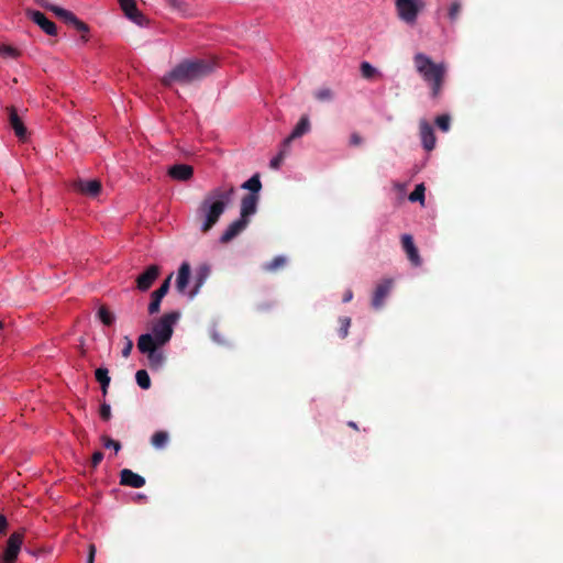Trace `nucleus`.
<instances>
[{
	"label": "nucleus",
	"mask_w": 563,
	"mask_h": 563,
	"mask_svg": "<svg viewBox=\"0 0 563 563\" xmlns=\"http://www.w3.org/2000/svg\"><path fill=\"white\" fill-rule=\"evenodd\" d=\"M9 522L5 516L0 515V537L7 533Z\"/></svg>",
	"instance_id": "45"
},
{
	"label": "nucleus",
	"mask_w": 563,
	"mask_h": 563,
	"mask_svg": "<svg viewBox=\"0 0 563 563\" xmlns=\"http://www.w3.org/2000/svg\"><path fill=\"white\" fill-rule=\"evenodd\" d=\"M103 459V453L101 451H97L92 454L91 457V466L95 468L97 467Z\"/></svg>",
	"instance_id": "44"
},
{
	"label": "nucleus",
	"mask_w": 563,
	"mask_h": 563,
	"mask_svg": "<svg viewBox=\"0 0 563 563\" xmlns=\"http://www.w3.org/2000/svg\"><path fill=\"white\" fill-rule=\"evenodd\" d=\"M179 316V312L172 311L165 313L154 323L152 336L155 344L165 345L170 340L174 332L173 327L177 322Z\"/></svg>",
	"instance_id": "5"
},
{
	"label": "nucleus",
	"mask_w": 563,
	"mask_h": 563,
	"mask_svg": "<svg viewBox=\"0 0 563 563\" xmlns=\"http://www.w3.org/2000/svg\"><path fill=\"white\" fill-rule=\"evenodd\" d=\"M95 554H96V547L93 544H90L87 563H93Z\"/></svg>",
	"instance_id": "46"
},
{
	"label": "nucleus",
	"mask_w": 563,
	"mask_h": 563,
	"mask_svg": "<svg viewBox=\"0 0 563 563\" xmlns=\"http://www.w3.org/2000/svg\"><path fill=\"white\" fill-rule=\"evenodd\" d=\"M168 7L181 16H190L191 10L189 4L184 0H165Z\"/></svg>",
	"instance_id": "24"
},
{
	"label": "nucleus",
	"mask_w": 563,
	"mask_h": 563,
	"mask_svg": "<svg viewBox=\"0 0 563 563\" xmlns=\"http://www.w3.org/2000/svg\"><path fill=\"white\" fill-rule=\"evenodd\" d=\"M286 262H287V260L285 256H282V255L276 256L271 262L265 263L263 265V271L268 272V273H275V272L284 268L286 265Z\"/></svg>",
	"instance_id": "26"
},
{
	"label": "nucleus",
	"mask_w": 563,
	"mask_h": 563,
	"mask_svg": "<svg viewBox=\"0 0 563 563\" xmlns=\"http://www.w3.org/2000/svg\"><path fill=\"white\" fill-rule=\"evenodd\" d=\"M398 18L408 25H415L424 0H395Z\"/></svg>",
	"instance_id": "6"
},
{
	"label": "nucleus",
	"mask_w": 563,
	"mask_h": 563,
	"mask_svg": "<svg viewBox=\"0 0 563 563\" xmlns=\"http://www.w3.org/2000/svg\"><path fill=\"white\" fill-rule=\"evenodd\" d=\"M311 129L310 120L308 115H302L296 126L294 128L292 132L288 137H286L283 142L284 147H289L290 143L305 134H307Z\"/></svg>",
	"instance_id": "19"
},
{
	"label": "nucleus",
	"mask_w": 563,
	"mask_h": 563,
	"mask_svg": "<svg viewBox=\"0 0 563 563\" xmlns=\"http://www.w3.org/2000/svg\"><path fill=\"white\" fill-rule=\"evenodd\" d=\"M0 53H2L5 56L12 57V58H16L20 55V53L16 48L9 46V45L1 46Z\"/></svg>",
	"instance_id": "40"
},
{
	"label": "nucleus",
	"mask_w": 563,
	"mask_h": 563,
	"mask_svg": "<svg viewBox=\"0 0 563 563\" xmlns=\"http://www.w3.org/2000/svg\"><path fill=\"white\" fill-rule=\"evenodd\" d=\"M99 413H100V417H101L102 420H104V421L110 420V418H111V407H110V405L107 404V402L101 404Z\"/></svg>",
	"instance_id": "41"
},
{
	"label": "nucleus",
	"mask_w": 563,
	"mask_h": 563,
	"mask_svg": "<svg viewBox=\"0 0 563 563\" xmlns=\"http://www.w3.org/2000/svg\"><path fill=\"white\" fill-rule=\"evenodd\" d=\"M413 64L418 74L429 85L431 98L438 99L444 85L446 66L443 63H434L423 53L413 56Z\"/></svg>",
	"instance_id": "3"
},
{
	"label": "nucleus",
	"mask_w": 563,
	"mask_h": 563,
	"mask_svg": "<svg viewBox=\"0 0 563 563\" xmlns=\"http://www.w3.org/2000/svg\"><path fill=\"white\" fill-rule=\"evenodd\" d=\"M340 328L339 335L342 339H345L349 334V329L351 327V318L350 317H341L339 319Z\"/></svg>",
	"instance_id": "35"
},
{
	"label": "nucleus",
	"mask_w": 563,
	"mask_h": 563,
	"mask_svg": "<svg viewBox=\"0 0 563 563\" xmlns=\"http://www.w3.org/2000/svg\"><path fill=\"white\" fill-rule=\"evenodd\" d=\"M353 298V292L351 289H347L343 296V302H349Z\"/></svg>",
	"instance_id": "47"
},
{
	"label": "nucleus",
	"mask_w": 563,
	"mask_h": 563,
	"mask_svg": "<svg viewBox=\"0 0 563 563\" xmlns=\"http://www.w3.org/2000/svg\"><path fill=\"white\" fill-rule=\"evenodd\" d=\"M124 346L122 349V356L129 357L132 349H133V341L129 336H124Z\"/></svg>",
	"instance_id": "42"
},
{
	"label": "nucleus",
	"mask_w": 563,
	"mask_h": 563,
	"mask_svg": "<svg viewBox=\"0 0 563 563\" xmlns=\"http://www.w3.org/2000/svg\"><path fill=\"white\" fill-rule=\"evenodd\" d=\"M109 387H101V391L103 396H107Z\"/></svg>",
	"instance_id": "49"
},
{
	"label": "nucleus",
	"mask_w": 563,
	"mask_h": 563,
	"mask_svg": "<svg viewBox=\"0 0 563 563\" xmlns=\"http://www.w3.org/2000/svg\"><path fill=\"white\" fill-rule=\"evenodd\" d=\"M101 441L103 446L107 449H113L115 452H119L121 450V443L117 440L111 439L108 435H102Z\"/></svg>",
	"instance_id": "39"
},
{
	"label": "nucleus",
	"mask_w": 563,
	"mask_h": 563,
	"mask_svg": "<svg viewBox=\"0 0 563 563\" xmlns=\"http://www.w3.org/2000/svg\"><path fill=\"white\" fill-rule=\"evenodd\" d=\"M8 117L9 123L15 135L19 137V140L24 141L26 139L27 130L14 107L8 108Z\"/></svg>",
	"instance_id": "20"
},
{
	"label": "nucleus",
	"mask_w": 563,
	"mask_h": 563,
	"mask_svg": "<svg viewBox=\"0 0 563 563\" xmlns=\"http://www.w3.org/2000/svg\"><path fill=\"white\" fill-rule=\"evenodd\" d=\"M98 317L104 325H111L114 322L113 313L106 306L99 308Z\"/></svg>",
	"instance_id": "32"
},
{
	"label": "nucleus",
	"mask_w": 563,
	"mask_h": 563,
	"mask_svg": "<svg viewBox=\"0 0 563 563\" xmlns=\"http://www.w3.org/2000/svg\"><path fill=\"white\" fill-rule=\"evenodd\" d=\"M26 16L33 21L35 24H37L46 34L48 35H56L57 34V26L56 24L48 20L44 13L37 10H26L25 12Z\"/></svg>",
	"instance_id": "11"
},
{
	"label": "nucleus",
	"mask_w": 563,
	"mask_h": 563,
	"mask_svg": "<svg viewBox=\"0 0 563 563\" xmlns=\"http://www.w3.org/2000/svg\"><path fill=\"white\" fill-rule=\"evenodd\" d=\"M216 67L217 63L213 59H184L167 73L161 81L165 87H170L174 82L190 85L212 74Z\"/></svg>",
	"instance_id": "2"
},
{
	"label": "nucleus",
	"mask_w": 563,
	"mask_h": 563,
	"mask_svg": "<svg viewBox=\"0 0 563 563\" xmlns=\"http://www.w3.org/2000/svg\"><path fill=\"white\" fill-rule=\"evenodd\" d=\"M162 345L155 344L151 333L141 334L137 340V349L142 354H145L148 360V365L152 369H159L164 365L166 357L159 350Z\"/></svg>",
	"instance_id": "4"
},
{
	"label": "nucleus",
	"mask_w": 563,
	"mask_h": 563,
	"mask_svg": "<svg viewBox=\"0 0 563 563\" xmlns=\"http://www.w3.org/2000/svg\"><path fill=\"white\" fill-rule=\"evenodd\" d=\"M173 274H170L163 283L162 285L152 294V299L148 305V313L154 314L159 311L162 299L166 296V294L169 290L170 280H172Z\"/></svg>",
	"instance_id": "12"
},
{
	"label": "nucleus",
	"mask_w": 563,
	"mask_h": 563,
	"mask_svg": "<svg viewBox=\"0 0 563 563\" xmlns=\"http://www.w3.org/2000/svg\"><path fill=\"white\" fill-rule=\"evenodd\" d=\"M189 278H190V265H189V263L184 262L178 269L177 279H176V288L180 294L185 292V290L188 286V283H189Z\"/></svg>",
	"instance_id": "23"
},
{
	"label": "nucleus",
	"mask_w": 563,
	"mask_h": 563,
	"mask_svg": "<svg viewBox=\"0 0 563 563\" xmlns=\"http://www.w3.org/2000/svg\"><path fill=\"white\" fill-rule=\"evenodd\" d=\"M462 4L460 1H454L451 3L449 10H448V16L451 22H455L461 13Z\"/></svg>",
	"instance_id": "34"
},
{
	"label": "nucleus",
	"mask_w": 563,
	"mask_h": 563,
	"mask_svg": "<svg viewBox=\"0 0 563 563\" xmlns=\"http://www.w3.org/2000/svg\"><path fill=\"white\" fill-rule=\"evenodd\" d=\"M394 282L390 278H386L377 284L371 301V305L375 310H378L384 306V301L390 294Z\"/></svg>",
	"instance_id": "10"
},
{
	"label": "nucleus",
	"mask_w": 563,
	"mask_h": 563,
	"mask_svg": "<svg viewBox=\"0 0 563 563\" xmlns=\"http://www.w3.org/2000/svg\"><path fill=\"white\" fill-rule=\"evenodd\" d=\"M24 540V530L14 531L7 540L5 548L0 556L2 563H15Z\"/></svg>",
	"instance_id": "8"
},
{
	"label": "nucleus",
	"mask_w": 563,
	"mask_h": 563,
	"mask_svg": "<svg viewBox=\"0 0 563 563\" xmlns=\"http://www.w3.org/2000/svg\"><path fill=\"white\" fill-rule=\"evenodd\" d=\"M361 75L365 79H373L378 75V70L372 66L368 62H362L360 66Z\"/></svg>",
	"instance_id": "31"
},
{
	"label": "nucleus",
	"mask_w": 563,
	"mask_h": 563,
	"mask_svg": "<svg viewBox=\"0 0 563 563\" xmlns=\"http://www.w3.org/2000/svg\"><path fill=\"white\" fill-rule=\"evenodd\" d=\"M401 245L410 263L416 267L420 266L422 264V260L417 246L415 245L412 235L404 234L401 236Z\"/></svg>",
	"instance_id": "14"
},
{
	"label": "nucleus",
	"mask_w": 563,
	"mask_h": 563,
	"mask_svg": "<svg viewBox=\"0 0 563 563\" xmlns=\"http://www.w3.org/2000/svg\"><path fill=\"white\" fill-rule=\"evenodd\" d=\"M167 175L177 181H188L194 176V168L188 164H175L168 168Z\"/></svg>",
	"instance_id": "18"
},
{
	"label": "nucleus",
	"mask_w": 563,
	"mask_h": 563,
	"mask_svg": "<svg viewBox=\"0 0 563 563\" xmlns=\"http://www.w3.org/2000/svg\"><path fill=\"white\" fill-rule=\"evenodd\" d=\"M288 148H289V147H284V146L282 145V150L279 151V153L277 154V156H275V157L271 161V163H269V165H271V167H272V168H274V169L279 168V166H280L282 162L284 161L285 156H286V155H287V153H288Z\"/></svg>",
	"instance_id": "36"
},
{
	"label": "nucleus",
	"mask_w": 563,
	"mask_h": 563,
	"mask_svg": "<svg viewBox=\"0 0 563 563\" xmlns=\"http://www.w3.org/2000/svg\"><path fill=\"white\" fill-rule=\"evenodd\" d=\"M249 219L239 218L233 221L220 236V242L227 244L236 238L249 224Z\"/></svg>",
	"instance_id": "17"
},
{
	"label": "nucleus",
	"mask_w": 563,
	"mask_h": 563,
	"mask_svg": "<svg viewBox=\"0 0 563 563\" xmlns=\"http://www.w3.org/2000/svg\"><path fill=\"white\" fill-rule=\"evenodd\" d=\"M96 380L100 384V387H109L111 378L109 371L106 367H99L95 372Z\"/></svg>",
	"instance_id": "29"
},
{
	"label": "nucleus",
	"mask_w": 563,
	"mask_h": 563,
	"mask_svg": "<svg viewBox=\"0 0 563 563\" xmlns=\"http://www.w3.org/2000/svg\"><path fill=\"white\" fill-rule=\"evenodd\" d=\"M419 130L423 148L427 152H431L435 147L437 142L432 125L428 121L421 120L419 123Z\"/></svg>",
	"instance_id": "15"
},
{
	"label": "nucleus",
	"mask_w": 563,
	"mask_h": 563,
	"mask_svg": "<svg viewBox=\"0 0 563 563\" xmlns=\"http://www.w3.org/2000/svg\"><path fill=\"white\" fill-rule=\"evenodd\" d=\"M424 191H426V188H424L423 184L417 185L416 188L413 189V191L409 195V200L411 202L420 201L421 203H423Z\"/></svg>",
	"instance_id": "33"
},
{
	"label": "nucleus",
	"mask_w": 563,
	"mask_h": 563,
	"mask_svg": "<svg viewBox=\"0 0 563 563\" xmlns=\"http://www.w3.org/2000/svg\"><path fill=\"white\" fill-rule=\"evenodd\" d=\"M120 484L133 488H141L145 485V478L129 468L120 472Z\"/></svg>",
	"instance_id": "21"
},
{
	"label": "nucleus",
	"mask_w": 563,
	"mask_h": 563,
	"mask_svg": "<svg viewBox=\"0 0 563 563\" xmlns=\"http://www.w3.org/2000/svg\"><path fill=\"white\" fill-rule=\"evenodd\" d=\"M363 143L362 136L357 132H353L350 136V145L358 146Z\"/></svg>",
	"instance_id": "43"
},
{
	"label": "nucleus",
	"mask_w": 563,
	"mask_h": 563,
	"mask_svg": "<svg viewBox=\"0 0 563 563\" xmlns=\"http://www.w3.org/2000/svg\"><path fill=\"white\" fill-rule=\"evenodd\" d=\"M347 426L353 428L354 430H358V427H357V424L354 421H349Z\"/></svg>",
	"instance_id": "48"
},
{
	"label": "nucleus",
	"mask_w": 563,
	"mask_h": 563,
	"mask_svg": "<svg viewBox=\"0 0 563 563\" xmlns=\"http://www.w3.org/2000/svg\"><path fill=\"white\" fill-rule=\"evenodd\" d=\"M73 189L84 196L95 198L102 189L101 183L98 179H77L73 183Z\"/></svg>",
	"instance_id": "9"
},
{
	"label": "nucleus",
	"mask_w": 563,
	"mask_h": 563,
	"mask_svg": "<svg viewBox=\"0 0 563 563\" xmlns=\"http://www.w3.org/2000/svg\"><path fill=\"white\" fill-rule=\"evenodd\" d=\"M159 266L150 265L144 273L136 278V287L141 291H146L151 288L155 279L159 275Z\"/></svg>",
	"instance_id": "13"
},
{
	"label": "nucleus",
	"mask_w": 563,
	"mask_h": 563,
	"mask_svg": "<svg viewBox=\"0 0 563 563\" xmlns=\"http://www.w3.org/2000/svg\"><path fill=\"white\" fill-rule=\"evenodd\" d=\"M435 123L441 131L448 132L450 129L451 118L448 114L439 115L435 119Z\"/></svg>",
	"instance_id": "38"
},
{
	"label": "nucleus",
	"mask_w": 563,
	"mask_h": 563,
	"mask_svg": "<svg viewBox=\"0 0 563 563\" xmlns=\"http://www.w3.org/2000/svg\"><path fill=\"white\" fill-rule=\"evenodd\" d=\"M258 195L249 194L242 198L241 201V218L249 219L250 216H253L257 209Z\"/></svg>",
	"instance_id": "22"
},
{
	"label": "nucleus",
	"mask_w": 563,
	"mask_h": 563,
	"mask_svg": "<svg viewBox=\"0 0 563 563\" xmlns=\"http://www.w3.org/2000/svg\"><path fill=\"white\" fill-rule=\"evenodd\" d=\"M169 435L166 431H157L151 438V444L155 449H163L166 446Z\"/></svg>",
	"instance_id": "28"
},
{
	"label": "nucleus",
	"mask_w": 563,
	"mask_h": 563,
	"mask_svg": "<svg viewBox=\"0 0 563 563\" xmlns=\"http://www.w3.org/2000/svg\"><path fill=\"white\" fill-rule=\"evenodd\" d=\"M135 379L137 385L142 389H148L151 387V378L148 373L145 369H139L135 374Z\"/></svg>",
	"instance_id": "30"
},
{
	"label": "nucleus",
	"mask_w": 563,
	"mask_h": 563,
	"mask_svg": "<svg viewBox=\"0 0 563 563\" xmlns=\"http://www.w3.org/2000/svg\"><path fill=\"white\" fill-rule=\"evenodd\" d=\"M43 8L53 12L59 20L69 26H73L76 31L82 33V38L87 41L85 34L89 32V26L81 20H79L71 11L60 8L52 3H41Z\"/></svg>",
	"instance_id": "7"
},
{
	"label": "nucleus",
	"mask_w": 563,
	"mask_h": 563,
	"mask_svg": "<svg viewBox=\"0 0 563 563\" xmlns=\"http://www.w3.org/2000/svg\"><path fill=\"white\" fill-rule=\"evenodd\" d=\"M124 14L137 25H143L146 18L139 11L134 0H118Z\"/></svg>",
	"instance_id": "16"
},
{
	"label": "nucleus",
	"mask_w": 563,
	"mask_h": 563,
	"mask_svg": "<svg viewBox=\"0 0 563 563\" xmlns=\"http://www.w3.org/2000/svg\"><path fill=\"white\" fill-rule=\"evenodd\" d=\"M209 272V267L206 265L199 267L195 278V288L190 291V297H194L199 291V288L205 284L206 279L208 278Z\"/></svg>",
	"instance_id": "25"
},
{
	"label": "nucleus",
	"mask_w": 563,
	"mask_h": 563,
	"mask_svg": "<svg viewBox=\"0 0 563 563\" xmlns=\"http://www.w3.org/2000/svg\"><path fill=\"white\" fill-rule=\"evenodd\" d=\"M2 328V322L0 321V329Z\"/></svg>",
	"instance_id": "50"
},
{
	"label": "nucleus",
	"mask_w": 563,
	"mask_h": 563,
	"mask_svg": "<svg viewBox=\"0 0 563 563\" xmlns=\"http://www.w3.org/2000/svg\"><path fill=\"white\" fill-rule=\"evenodd\" d=\"M235 192L234 187H218L206 194L196 210L200 231L208 233L219 221Z\"/></svg>",
	"instance_id": "1"
},
{
	"label": "nucleus",
	"mask_w": 563,
	"mask_h": 563,
	"mask_svg": "<svg viewBox=\"0 0 563 563\" xmlns=\"http://www.w3.org/2000/svg\"><path fill=\"white\" fill-rule=\"evenodd\" d=\"M314 97L319 101H330L333 99V91L330 88H321L314 92Z\"/></svg>",
	"instance_id": "37"
},
{
	"label": "nucleus",
	"mask_w": 563,
	"mask_h": 563,
	"mask_svg": "<svg viewBox=\"0 0 563 563\" xmlns=\"http://www.w3.org/2000/svg\"><path fill=\"white\" fill-rule=\"evenodd\" d=\"M242 189H247L251 191V194L257 195L258 191L262 189V183L260 179V175L255 174L253 175L249 180L242 184Z\"/></svg>",
	"instance_id": "27"
}]
</instances>
